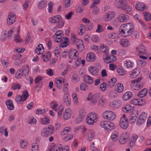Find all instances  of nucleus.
<instances>
[{
	"mask_svg": "<svg viewBox=\"0 0 151 151\" xmlns=\"http://www.w3.org/2000/svg\"><path fill=\"white\" fill-rule=\"evenodd\" d=\"M65 146L63 148V146L61 145H55L53 144L51 147L48 149L47 151H63Z\"/></svg>",
	"mask_w": 151,
	"mask_h": 151,
	"instance_id": "obj_20",
	"label": "nucleus"
},
{
	"mask_svg": "<svg viewBox=\"0 0 151 151\" xmlns=\"http://www.w3.org/2000/svg\"><path fill=\"white\" fill-rule=\"evenodd\" d=\"M54 127L51 125H49L47 127L42 129L40 132L41 136L43 137H47L53 134L54 132Z\"/></svg>",
	"mask_w": 151,
	"mask_h": 151,
	"instance_id": "obj_5",
	"label": "nucleus"
},
{
	"mask_svg": "<svg viewBox=\"0 0 151 151\" xmlns=\"http://www.w3.org/2000/svg\"><path fill=\"white\" fill-rule=\"evenodd\" d=\"M122 105V102L119 99L114 100L109 103V106L114 109L119 108Z\"/></svg>",
	"mask_w": 151,
	"mask_h": 151,
	"instance_id": "obj_11",
	"label": "nucleus"
},
{
	"mask_svg": "<svg viewBox=\"0 0 151 151\" xmlns=\"http://www.w3.org/2000/svg\"><path fill=\"white\" fill-rule=\"evenodd\" d=\"M102 117L105 119L109 121H113L115 120L116 117L115 113L110 110H107L104 111L102 114Z\"/></svg>",
	"mask_w": 151,
	"mask_h": 151,
	"instance_id": "obj_6",
	"label": "nucleus"
},
{
	"mask_svg": "<svg viewBox=\"0 0 151 151\" xmlns=\"http://www.w3.org/2000/svg\"><path fill=\"white\" fill-rule=\"evenodd\" d=\"M121 9L125 11L126 13H129L131 11L132 7L128 4L127 2L126 1Z\"/></svg>",
	"mask_w": 151,
	"mask_h": 151,
	"instance_id": "obj_38",
	"label": "nucleus"
},
{
	"mask_svg": "<svg viewBox=\"0 0 151 151\" xmlns=\"http://www.w3.org/2000/svg\"><path fill=\"white\" fill-rule=\"evenodd\" d=\"M106 29L105 26L100 24H98L97 26V28L96 30V32L100 33L104 31Z\"/></svg>",
	"mask_w": 151,
	"mask_h": 151,
	"instance_id": "obj_52",
	"label": "nucleus"
},
{
	"mask_svg": "<svg viewBox=\"0 0 151 151\" xmlns=\"http://www.w3.org/2000/svg\"><path fill=\"white\" fill-rule=\"evenodd\" d=\"M68 38L65 37L64 38L63 40L60 42H61L60 45V47H65L68 45Z\"/></svg>",
	"mask_w": 151,
	"mask_h": 151,
	"instance_id": "obj_54",
	"label": "nucleus"
},
{
	"mask_svg": "<svg viewBox=\"0 0 151 151\" xmlns=\"http://www.w3.org/2000/svg\"><path fill=\"white\" fill-rule=\"evenodd\" d=\"M43 60L45 62L48 61L51 57V53L49 51L47 52L45 54L42 55Z\"/></svg>",
	"mask_w": 151,
	"mask_h": 151,
	"instance_id": "obj_44",
	"label": "nucleus"
},
{
	"mask_svg": "<svg viewBox=\"0 0 151 151\" xmlns=\"http://www.w3.org/2000/svg\"><path fill=\"white\" fill-rule=\"evenodd\" d=\"M145 4L142 2H138L135 5V7L139 11H143L145 9Z\"/></svg>",
	"mask_w": 151,
	"mask_h": 151,
	"instance_id": "obj_34",
	"label": "nucleus"
},
{
	"mask_svg": "<svg viewBox=\"0 0 151 151\" xmlns=\"http://www.w3.org/2000/svg\"><path fill=\"white\" fill-rule=\"evenodd\" d=\"M100 49L102 52L105 54H108L109 52V48L105 45H100Z\"/></svg>",
	"mask_w": 151,
	"mask_h": 151,
	"instance_id": "obj_49",
	"label": "nucleus"
},
{
	"mask_svg": "<svg viewBox=\"0 0 151 151\" xmlns=\"http://www.w3.org/2000/svg\"><path fill=\"white\" fill-rule=\"evenodd\" d=\"M126 1V0H114L113 4L117 8L121 9Z\"/></svg>",
	"mask_w": 151,
	"mask_h": 151,
	"instance_id": "obj_22",
	"label": "nucleus"
},
{
	"mask_svg": "<svg viewBox=\"0 0 151 151\" xmlns=\"http://www.w3.org/2000/svg\"><path fill=\"white\" fill-rule=\"evenodd\" d=\"M134 25L132 23L123 24L119 29V34L123 37H127L131 35L134 30Z\"/></svg>",
	"mask_w": 151,
	"mask_h": 151,
	"instance_id": "obj_1",
	"label": "nucleus"
},
{
	"mask_svg": "<svg viewBox=\"0 0 151 151\" xmlns=\"http://www.w3.org/2000/svg\"><path fill=\"white\" fill-rule=\"evenodd\" d=\"M81 61V58H78L75 61V64L73 66L74 69L77 68L80 65V62Z\"/></svg>",
	"mask_w": 151,
	"mask_h": 151,
	"instance_id": "obj_63",
	"label": "nucleus"
},
{
	"mask_svg": "<svg viewBox=\"0 0 151 151\" xmlns=\"http://www.w3.org/2000/svg\"><path fill=\"white\" fill-rule=\"evenodd\" d=\"M63 102L67 106H70L71 104V99L69 94H64L63 97Z\"/></svg>",
	"mask_w": 151,
	"mask_h": 151,
	"instance_id": "obj_21",
	"label": "nucleus"
},
{
	"mask_svg": "<svg viewBox=\"0 0 151 151\" xmlns=\"http://www.w3.org/2000/svg\"><path fill=\"white\" fill-rule=\"evenodd\" d=\"M72 114V110L70 108H66L63 113V118L65 120H68Z\"/></svg>",
	"mask_w": 151,
	"mask_h": 151,
	"instance_id": "obj_17",
	"label": "nucleus"
},
{
	"mask_svg": "<svg viewBox=\"0 0 151 151\" xmlns=\"http://www.w3.org/2000/svg\"><path fill=\"white\" fill-rule=\"evenodd\" d=\"M20 147L23 149H25L28 145L27 141L25 139H22L20 141Z\"/></svg>",
	"mask_w": 151,
	"mask_h": 151,
	"instance_id": "obj_58",
	"label": "nucleus"
},
{
	"mask_svg": "<svg viewBox=\"0 0 151 151\" xmlns=\"http://www.w3.org/2000/svg\"><path fill=\"white\" fill-rule=\"evenodd\" d=\"M71 131V129L70 127H66L63 128L61 132V133L62 135H66L70 132Z\"/></svg>",
	"mask_w": 151,
	"mask_h": 151,
	"instance_id": "obj_59",
	"label": "nucleus"
},
{
	"mask_svg": "<svg viewBox=\"0 0 151 151\" xmlns=\"http://www.w3.org/2000/svg\"><path fill=\"white\" fill-rule=\"evenodd\" d=\"M100 96L99 93H95L93 96L92 99L91 100V103L92 105H96L97 102V99Z\"/></svg>",
	"mask_w": 151,
	"mask_h": 151,
	"instance_id": "obj_39",
	"label": "nucleus"
},
{
	"mask_svg": "<svg viewBox=\"0 0 151 151\" xmlns=\"http://www.w3.org/2000/svg\"><path fill=\"white\" fill-rule=\"evenodd\" d=\"M142 79V77H139L131 81L130 85L133 89L134 90H139L143 87V83L140 82Z\"/></svg>",
	"mask_w": 151,
	"mask_h": 151,
	"instance_id": "obj_4",
	"label": "nucleus"
},
{
	"mask_svg": "<svg viewBox=\"0 0 151 151\" xmlns=\"http://www.w3.org/2000/svg\"><path fill=\"white\" fill-rule=\"evenodd\" d=\"M31 0H25L24 3L22 4L23 9L24 11L27 10L29 5L31 4Z\"/></svg>",
	"mask_w": 151,
	"mask_h": 151,
	"instance_id": "obj_48",
	"label": "nucleus"
},
{
	"mask_svg": "<svg viewBox=\"0 0 151 151\" xmlns=\"http://www.w3.org/2000/svg\"><path fill=\"white\" fill-rule=\"evenodd\" d=\"M44 51V48L42 44H40L37 46L36 50V52L38 55L42 54Z\"/></svg>",
	"mask_w": 151,
	"mask_h": 151,
	"instance_id": "obj_36",
	"label": "nucleus"
},
{
	"mask_svg": "<svg viewBox=\"0 0 151 151\" xmlns=\"http://www.w3.org/2000/svg\"><path fill=\"white\" fill-rule=\"evenodd\" d=\"M49 20L51 24H57L56 26V27L58 29L62 28L64 25L65 21L62 17L59 15L51 17L49 18Z\"/></svg>",
	"mask_w": 151,
	"mask_h": 151,
	"instance_id": "obj_2",
	"label": "nucleus"
},
{
	"mask_svg": "<svg viewBox=\"0 0 151 151\" xmlns=\"http://www.w3.org/2000/svg\"><path fill=\"white\" fill-rule=\"evenodd\" d=\"M134 108V106H132L129 104H127L123 108L122 110L124 113H128L130 111H132Z\"/></svg>",
	"mask_w": 151,
	"mask_h": 151,
	"instance_id": "obj_47",
	"label": "nucleus"
},
{
	"mask_svg": "<svg viewBox=\"0 0 151 151\" xmlns=\"http://www.w3.org/2000/svg\"><path fill=\"white\" fill-rule=\"evenodd\" d=\"M29 96V95L27 91H24L23 92L22 95L17 96L15 98L16 101L18 104H22L24 101L26 100Z\"/></svg>",
	"mask_w": 151,
	"mask_h": 151,
	"instance_id": "obj_7",
	"label": "nucleus"
},
{
	"mask_svg": "<svg viewBox=\"0 0 151 151\" xmlns=\"http://www.w3.org/2000/svg\"><path fill=\"white\" fill-rule=\"evenodd\" d=\"M133 96L132 93L130 91H127L124 93L122 96V99L125 101L129 100Z\"/></svg>",
	"mask_w": 151,
	"mask_h": 151,
	"instance_id": "obj_30",
	"label": "nucleus"
},
{
	"mask_svg": "<svg viewBox=\"0 0 151 151\" xmlns=\"http://www.w3.org/2000/svg\"><path fill=\"white\" fill-rule=\"evenodd\" d=\"M116 81V78L114 77L111 78L109 80L108 83V86L110 88L113 87L114 86Z\"/></svg>",
	"mask_w": 151,
	"mask_h": 151,
	"instance_id": "obj_53",
	"label": "nucleus"
},
{
	"mask_svg": "<svg viewBox=\"0 0 151 151\" xmlns=\"http://www.w3.org/2000/svg\"><path fill=\"white\" fill-rule=\"evenodd\" d=\"M9 37H10L8 35V32L6 30L3 31L0 36V38L1 40L5 41Z\"/></svg>",
	"mask_w": 151,
	"mask_h": 151,
	"instance_id": "obj_40",
	"label": "nucleus"
},
{
	"mask_svg": "<svg viewBox=\"0 0 151 151\" xmlns=\"http://www.w3.org/2000/svg\"><path fill=\"white\" fill-rule=\"evenodd\" d=\"M99 120L98 115L94 112H90L87 116L86 121L88 125H93L97 122Z\"/></svg>",
	"mask_w": 151,
	"mask_h": 151,
	"instance_id": "obj_3",
	"label": "nucleus"
},
{
	"mask_svg": "<svg viewBox=\"0 0 151 151\" xmlns=\"http://www.w3.org/2000/svg\"><path fill=\"white\" fill-rule=\"evenodd\" d=\"M66 81L65 78L62 77L56 78L55 80V83L57 87L59 89L61 88L63 84H64L65 86H67L68 84L66 82Z\"/></svg>",
	"mask_w": 151,
	"mask_h": 151,
	"instance_id": "obj_10",
	"label": "nucleus"
},
{
	"mask_svg": "<svg viewBox=\"0 0 151 151\" xmlns=\"http://www.w3.org/2000/svg\"><path fill=\"white\" fill-rule=\"evenodd\" d=\"M115 16L116 13L114 12L109 11L104 15L103 19L105 22H108L113 19Z\"/></svg>",
	"mask_w": 151,
	"mask_h": 151,
	"instance_id": "obj_9",
	"label": "nucleus"
},
{
	"mask_svg": "<svg viewBox=\"0 0 151 151\" xmlns=\"http://www.w3.org/2000/svg\"><path fill=\"white\" fill-rule=\"evenodd\" d=\"M75 43L79 50L82 51L84 50V47L83 42L81 40L78 39Z\"/></svg>",
	"mask_w": 151,
	"mask_h": 151,
	"instance_id": "obj_25",
	"label": "nucleus"
},
{
	"mask_svg": "<svg viewBox=\"0 0 151 151\" xmlns=\"http://www.w3.org/2000/svg\"><path fill=\"white\" fill-rule=\"evenodd\" d=\"M129 124V120L126 115L124 114L121 117L119 121V125L121 128L126 129Z\"/></svg>",
	"mask_w": 151,
	"mask_h": 151,
	"instance_id": "obj_8",
	"label": "nucleus"
},
{
	"mask_svg": "<svg viewBox=\"0 0 151 151\" xmlns=\"http://www.w3.org/2000/svg\"><path fill=\"white\" fill-rule=\"evenodd\" d=\"M64 109L63 106L61 104H60V105H59V106L54 111L57 112V114L58 116H61L63 114Z\"/></svg>",
	"mask_w": 151,
	"mask_h": 151,
	"instance_id": "obj_37",
	"label": "nucleus"
},
{
	"mask_svg": "<svg viewBox=\"0 0 151 151\" xmlns=\"http://www.w3.org/2000/svg\"><path fill=\"white\" fill-rule=\"evenodd\" d=\"M133 65V62L129 60H126L124 62V66L127 68H132Z\"/></svg>",
	"mask_w": 151,
	"mask_h": 151,
	"instance_id": "obj_60",
	"label": "nucleus"
},
{
	"mask_svg": "<svg viewBox=\"0 0 151 151\" xmlns=\"http://www.w3.org/2000/svg\"><path fill=\"white\" fill-rule=\"evenodd\" d=\"M0 132L1 134H4L5 137H7L8 136L7 129L5 126H2L0 127Z\"/></svg>",
	"mask_w": 151,
	"mask_h": 151,
	"instance_id": "obj_46",
	"label": "nucleus"
},
{
	"mask_svg": "<svg viewBox=\"0 0 151 151\" xmlns=\"http://www.w3.org/2000/svg\"><path fill=\"white\" fill-rule=\"evenodd\" d=\"M116 60V56L113 55H106L103 57V60L104 62L107 63H109L115 62Z\"/></svg>",
	"mask_w": 151,
	"mask_h": 151,
	"instance_id": "obj_18",
	"label": "nucleus"
},
{
	"mask_svg": "<svg viewBox=\"0 0 151 151\" xmlns=\"http://www.w3.org/2000/svg\"><path fill=\"white\" fill-rule=\"evenodd\" d=\"M86 31V27L83 24H81L77 31V33L80 36L82 35Z\"/></svg>",
	"mask_w": 151,
	"mask_h": 151,
	"instance_id": "obj_42",
	"label": "nucleus"
},
{
	"mask_svg": "<svg viewBox=\"0 0 151 151\" xmlns=\"http://www.w3.org/2000/svg\"><path fill=\"white\" fill-rule=\"evenodd\" d=\"M139 73V70L138 69L135 68L130 72V76L131 78H134L137 77Z\"/></svg>",
	"mask_w": 151,
	"mask_h": 151,
	"instance_id": "obj_35",
	"label": "nucleus"
},
{
	"mask_svg": "<svg viewBox=\"0 0 151 151\" xmlns=\"http://www.w3.org/2000/svg\"><path fill=\"white\" fill-rule=\"evenodd\" d=\"M147 88H144L138 93L137 96L140 98L144 97L147 95Z\"/></svg>",
	"mask_w": 151,
	"mask_h": 151,
	"instance_id": "obj_45",
	"label": "nucleus"
},
{
	"mask_svg": "<svg viewBox=\"0 0 151 151\" xmlns=\"http://www.w3.org/2000/svg\"><path fill=\"white\" fill-rule=\"evenodd\" d=\"M106 130H111L115 129L116 126L114 123L110 121L108 122Z\"/></svg>",
	"mask_w": 151,
	"mask_h": 151,
	"instance_id": "obj_51",
	"label": "nucleus"
},
{
	"mask_svg": "<svg viewBox=\"0 0 151 151\" xmlns=\"http://www.w3.org/2000/svg\"><path fill=\"white\" fill-rule=\"evenodd\" d=\"M129 136V134L127 132L122 133L119 140V143L122 145L125 144L128 140Z\"/></svg>",
	"mask_w": 151,
	"mask_h": 151,
	"instance_id": "obj_12",
	"label": "nucleus"
},
{
	"mask_svg": "<svg viewBox=\"0 0 151 151\" xmlns=\"http://www.w3.org/2000/svg\"><path fill=\"white\" fill-rule=\"evenodd\" d=\"M95 132L93 129H90L88 132V136L87 139L89 141H91L95 137Z\"/></svg>",
	"mask_w": 151,
	"mask_h": 151,
	"instance_id": "obj_26",
	"label": "nucleus"
},
{
	"mask_svg": "<svg viewBox=\"0 0 151 151\" xmlns=\"http://www.w3.org/2000/svg\"><path fill=\"white\" fill-rule=\"evenodd\" d=\"M63 32L60 30L57 31L53 36L54 40L57 42H61L63 39Z\"/></svg>",
	"mask_w": 151,
	"mask_h": 151,
	"instance_id": "obj_16",
	"label": "nucleus"
},
{
	"mask_svg": "<svg viewBox=\"0 0 151 151\" xmlns=\"http://www.w3.org/2000/svg\"><path fill=\"white\" fill-rule=\"evenodd\" d=\"M77 96V94L76 93H73L72 95L73 102L75 105L79 104V101Z\"/></svg>",
	"mask_w": 151,
	"mask_h": 151,
	"instance_id": "obj_50",
	"label": "nucleus"
},
{
	"mask_svg": "<svg viewBox=\"0 0 151 151\" xmlns=\"http://www.w3.org/2000/svg\"><path fill=\"white\" fill-rule=\"evenodd\" d=\"M6 103L9 109L12 110L14 109V106L13 104L12 101V100H8L6 101Z\"/></svg>",
	"mask_w": 151,
	"mask_h": 151,
	"instance_id": "obj_56",
	"label": "nucleus"
},
{
	"mask_svg": "<svg viewBox=\"0 0 151 151\" xmlns=\"http://www.w3.org/2000/svg\"><path fill=\"white\" fill-rule=\"evenodd\" d=\"M86 59L88 61L92 62L96 59V56L95 54L92 52L88 53Z\"/></svg>",
	"mask_w": 151,
	"mask_h": 151,
	"instance_id": "obj_31",
	"label": "nucleus"
},
{
	"mask_svg": "<svg viewBox=\"0 0 151 151\" xmlns=\"http://www.w3.org/2000/svg\"><path fill=\"white\" fill-rule=\"evenodd\" d=\"M119 135L118 131L116 130L114 131L111 134V138L113 141L116 142L118 140Z\"/></svg>",
	"mask_w": 151,
	"mask_h": 151,
	"instance_id": "obj_33",
	"label": "nucleus"
},
{
	"mask_svg": "<svg viewBox=\"0 0 151 151\" xmlns=\"http://www.w3.org/2000/svg\"><path fill=\"white\" fill-rule=\"evenodd\" d=\"M129 16L124 14L122 13L120 14L117 19L118 21L121 23L126 22L129 19Z\"/></svg>",
	"mask_w": 151,
	"mask_h": 151,
	"instance_id": "obj_23",
	"label": "nucleus"
},
{
	"mask_svg": "<svg viewBox=\"0 0 151 151\" xmlns=\"http://www.w3.org/2000/svg\"><path fill=\"white\" fill-rule=\"evenodd\" d=\"M20 26L18 27H14L8 32V35L10 37H11L12 36V34H19L20 32Z\"/></svg>",
	"mask_w": 151,
	"mask_h": 151,
	"instance_id": "obj_28",
	"label": "nucleus"
},
{
	"mask_svg": "<svg viewBox=\"0 0 151 151\" xmlns=\"http://www.w3.org/2000/svg\"><path fill=\"white\" fill-rule=\"evenodd\" d=\"M50 119L47 116H45L44 117L41 118L40 119V123L42 124H47L49 123Z\"/></svg>",
	"mask_w": 151,
	"mask_h": 151,
	"instance_id": "obj_55",
	"label": "nucleus"
},
{
	"mask_svg": "<svg viewBox=\"0 0 151 151\" xmlns=\"http://www.w3.org/2000/svg\"><path fill=\"white\" fill-rule=\"evenodd\" d=\"M106 102V99L104 97H102L98 101V104L99 106H104Z\"/></svg>",
	"mask_w": 151,
	"mask_h": 151,
	"instance_id": "obj_62",
	"label": "nucleus"
},
{
	"mask_svg": "<svg viewBox=\"0 0 151 151\" xmlns=\"http://www.w3.org/2000/svg\"><path fill=\"white\" fill-rule=\"evenodd\" d=\"M131 104L137 106H142L145 104L146 102L145 100L141 99H134L131 101Z\"/></svg>",
	"mask_w": 151,
	"mask_h": 151,
	"instance_id": "obj_14",
	"label": "nucleus"
},
{
	"mask_svg": "<svg viewBox=\"0 0 151 151\" xmlns=\"http://www.w3.org/2000/svg\"><path fill=\"white\" fill-rule=\"evenodd\" d=\"M47 1L46 0H42L40 1L38 4L37 7L40 9H43L47 6Z\"/></svg>",
	"mask_w": 151,
	"mask_h": 151,
	"instance_id": "obj_32",
	"label": "nucleus"
},
{
	"mask_svg": "<svg viewBox=\"0 0 151 151\" xmlns=\"http://www.w3.org/2000/svg\"><path fill=\"white\" fill-rule=\"evenodd\" d=\"M84 82L88 84H92L94 81L93 78L89 75H85L83 76Z\"/></svg>",
	"mask_w": 151,
	"mask_h": 151,
	"instance_id": "obj_43",
	"label": "nucleus"
},
{
	"mask_svg": "<svg viewBox=\"0 0 151 151\" xmlns=\"http://www.w3.org/2000/svg\"><path fill=\"white\" fill-rule=\"evenodd\" d=\"M11 63V61L8 60H3L1 61L3 67L6 68L9 66Z\"/></svg>",
	"mask_w": 151,
	"mask_h": 151,
	"instance_id": "obj_57",
	"label": "nucleus"
},
{
	"mask_svg": "<svg viewBox=\"0 0 151 151\" xmlns=\"http://www.w3.org/2000/svg\"><path fill=\"white\" fill-rule=\"evenodd\" d=\"M124 86L121 83H117L115 86V91L118 93H122L124 91Z\"/></svg>",
	"mask_w": 151,
	"mask_h": 151,
	"instance_id": "obj_27",
	"label": "nucleus"
},
{
	"mask_svg": "<svg viewBox=\"0 0 151 151\" xmlns=\"http://www.w3.org/2000/svg\"><path fill=\"white\" fill-rule=\"evenodd\" d=\"M119 43L122 47H127L130 45L129 40L126 38L121 39L119 41Z\"/></svg>",
	"mask_w": 151,
	"mask_h": 151,
	"instance_id": "obj_29",
	"label": "nucleus"
},
{
	"mask_svg": "<svg viewBox=\"0 0 151 151\" xmlns=\"http://www.w3.org/2000/svg\"><path fill=\"white\" fill-rule=\"evenodd\" d=\"M23 71L21 69L19 70L16 73L15 76L17 79H20L23 75Z\"/></svg>",
	"mask_w": 151,
	"mask_h": 151,
	"instance_id": "obj_64",
	"label": "nucleus"
},
{
	"mask_svg": "<svg viewBox=\"0 0 151 151\" xmlns=\"http://www.w3.org/2000/svg\"><path fill=\"white\" fill-rule=\"evenodd\" d=\"M16 16L14 13L9 12L7 19V24L11 25L14 23L16 21Z\"/></svg>",
	"mask_w": 151,
	"mask_h": 151,
	"instance_id": "obj_13",
	"label": "nucleus"
},
{
	"mask_svg": "<svg viewBox=\"0 0 151 151\" xmlns=\"http://www.w3.org/2000/svg\"><path fill=\"white\" fill-rule=\"evenodd\" d=\"M136 50L139 55L145 54L146 53L145 47L142 45L138 46L136 48Z\"/></svg>",
	"mask_w": 151,
	"mask_h": 151,
	"instance_id": "obj_41",
	"label": "nucleus"
},
{
	"mask_svg": "<svg viewBox=\"0 0 151 151\" xmlns=\"http://www.w3.org/2000/svg\"><path fill=\"white\" fill-rule=\"evenodd\" d=\"M68 55L69 58L72 60L76 59L79 56L78 53L76 50L74 49H72L69 51Z\"/></svg>",
	"mask_w": 151,
	"mask_h": 151,
	"instance_id": "obj_15",
	"label": "nucleus"
},
{
	"mask_svg": "<svg viewBox=\"0 0 151 151\" xmlns=\"http://www.w3.org/2000/svg\"><path fill=\"white\" fill-rule=\"evenodd\" d=\"M88 69L90 73L93 76H96L98 75L99 70L95 66H89Z\"/></svg>",
	"mask_w": 151,
	"mask_h": 151,
	"instance_id": "obj_19",
	"label": "nucleus"
},
{
	"mask_svg": "<svg viewBox=\"0 0 151 151\" xmlns=\"http://www.w3.org/2000/svg\"><path fill=\"white\" fill-rule=\"evenodd\" d=\"M146 120H145V118L144 119L141 118V115L139 116L137 121V124L138 126H140L144 123Z\"/></svg>",
	"mask_w": 151,
	"mask_h": 151,
	"instance_id": "obj_61",
	"label": "nucleus"
},
{
	"mask_svg": "<svg viewBox=\"0 0 151 151\" xmlns=\"http://www.w3.org/2000/svg\"><path fill=\"white\" fill-rule=\"evenodd\" d=\"M138 138V136L136 134H134L132 135L129 140V144L130 147L134 146Z\"/></svg>",
	"mask_w": 151,
	"mask_h": 151,
	"instance_id": "obj_24",
	"label": "nucleus"
}]
</instances>
